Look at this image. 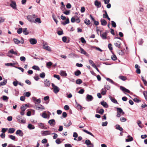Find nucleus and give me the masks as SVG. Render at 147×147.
<instances>
[{
    "label": "nucleus",
    "instance_id": "nucleus-48",
    "mask_svg": "<svg viewBox=\"0 0 147 147\" xmlns=\"http://www.w3.org/2000/svg\"><path fill=\"white\" fill-rule=\"evenodd\" d=\"M22 28H20L18 29L17 31V32L18 34H20L22 33Z\"/></svg>",
    "mask_w": 147,
    "mask_h": 147
},
{
    "label": "nucleus",
    "instance_id": "nucleus-1",
    "mask_svg": "<svg viewBox=\"0 0 147 147\" xmlns=\"http://www.w3.org/2000/svg\"><path fill=\"white\" fill-rule=\"evenodd\" d=\"M52 86L53 88V91L56 94L59 91V88L53 83H52Z\"/></svg>",
    "mask_w": 147,
    "mask_h": 147
},
{
    "label": "nucleus",
    "instance_id": "nucleus-25",
    "mask_svg": "<svg viewBox=\"0 0 147 147\" xmlns=\"http://www.w3.org/2000/svg\"><path fill=\"white\" fill-rule=\"evenodd\" d=\"M28 127L30 129H33L35 128V127L34 126L31 124H29L28 126Z\"/></svg>",
    "mask_w": 147,
    "mask_h": 147
},
{
    "label": "nucleus",
    "instance_id": "nucleus-16",
    "mask_svg": "<svg viewBox=\"0 0 147 147\" xmlns=\"http://www.w3.org/2000/svg\"><path fill=\"white\" fill-rule=\"evenodd\" d=\"M128 138H129L126 139H125V141L126 142H131L133 140V138L131 137L130 135H129L127 136Z\"/></svg>",
    "mask_w": 147,
    "mask_h": 147
},
{
    "label": "nucleus",
    "instance_id": "nucleus-24",
    "mask_svg": "<svg viewBox=\"0 0 147 147\" xmlns=\"http://www.w3.org/2000/svg\"><path fill=\"white\" fill-rule=\"evenodd\" d=\"M9 52L11 54H14L16 55H18L17 52L14 51L13 49H11L9 50Z\"/></svg>",
    "mask_w": 147,
    "mask_h": 147
},
{
    "label": "nucleus",
    "instance_id": "nucleus-15",
    "mask_svg": "<svg viewBox=\"0 0 147 147\" xmlns=\"http://www.w3.org/2000/svg\"><path fill=\"white\" fill-rule=\"evenodd\" d=\"M38 125L40 128L43 129H47V128L44 126L43 123H38Z\"/></svg>",
    "mask_w": 147,
    "mask_h": 147
},
{
    "label": "nucleus",
    "instance_id": "nucleus-28",
    "mask_svg": "<svg viewBox=\"0 0 147 147\" xmlns=\"http://www.w3.org/2000/svg\"><path fill=\"white\" fill-rule=\"evenodd\" d=\"M117 111H119L121 113L122 115H123L124 114V112L123 111L122 109L120 108H117Z\"/></svg>",
    "mask_w": 147,
    "mask_h": 147
},
{
    "label": "nucleus",
    "instance_id": "nucleus-26",
    "mask_svg": "<svg viewBox=\"0 0 147 147\" xmlns=\"http://www.w3.org/2000/svg\"><path fill=\"white\" fill-rule=\"evenodd\" d=\"M69 121V122H68V124L65 123H63L64 126H65L66 127H69V126H70L72 124V123L70 121Z\"/></svg>",
    "mask_w": 147,
    "mask_h": 147
},
{
    "label": "nucleus",
    "instance_id": "nucleus-53",
    "mask_svg": "<svg viewBox=\"0 0 147 147\" xmlns=\"http://www.w3.org/2000/svg\"><path fill=\"white\" fill-rule=\"evenodd\" d=\"M111 22L112 23L111 24L112 26L114 28L116 27V25L115 23L113 21H112Z\"/></svg>",
    "mask_w": 147,
    "mask_h": 147
},
{
    "label": "nucleus",
    "instance_id": "nucleus-37",
    "mask_svg": "<svg viewBox=\"0 0 147 147\" xmlns=\"http://www.w3.org/2000/svg\"><path fill=\"white\" fill-rule=\"evenodd\" d=\"M15 129L13 128H9V133H13L15 131Z\"/></svg>",
    "mask_w": 147,
    "mask_h": 147
},
{
    "label": "nucleus",
    "instance_id": "nucleus-46",
    "mask_svg": "<svg viewBox=\"0 0 147 147\" xmlns=\"http://www.w3.org/2000/svg\"><path fill=\"white\" fill-rule=\"evenodd\" d=\"M106 90L102 88V92L101 93L102 95H105L106 94Z\"/></svg>",
    "mask_w": 147,
    "mask_h": 147
},
{
    "label": "nucleus",
    "instance_id": "nucleus-32",
    "mask_svg": "<svg viewBox=\"0 0 147 147\" xmlns=\"http://www.w3.org/2000/svg\"><path fill=\"white\" fill-rule=\"evenodd\" d=\"M84 22L87 25H89L91 23L90 21L87 19H85Z\"/></svg>",
    "mask_w": 147,
    "mask_h": 147
},
{
    "label": "nucleus",
    "instance_id": "nucleus-20",
    "mask_svg": "<svg viewBox=\"0 0 147 147\" xmlns=\"http://www.w3.org/2000/svg\"><path fill=\"white\" fill-rule=\"evenodd\" d=\"M109 97L111 101L113 102L114 103H117V101L115 98H113L111 96H109Z\"/></svg>",
    "mask_w": 147,
    "mask_h": 147
},
{
    "label": "nucleus",
    "instance_id": "nucleus-59",
    "mask_svg": "<svg viewBox=\"0 0 147 147\" xmlns=\"http://www.w3.org/2000/svg\"><path fill=\"white\" fill-rule=\"evenodd\" d=\"M51 134H54V135L53 136V138L54 139H56L58 137V135L57 134H56L55 133H52Z\"/></svg>",
    "mask_w": 147,
    "mask_h": 147
},
{
    "label": "nucleus",
    "instance_id": "nucleus-3",
    "mask_svg": "<svg viewBox=\"0 0 147 147\" xmlns=\"http://www.w3.org/2000/svg\"><path fill=\"white\" fill-rule=\"evenodd\" d=\"M85 144L88 145L89 147H93L94 145L92 144L90 141L89 140H87L85 141Z\"/></svg>",
    "mask_w": 147,
    "mask_h": 147
},
{
    "label": "nucleus",
    "instance_id": "nucleus-38",
    "mask_svg": "<svg viewBox=\"0 0 147 147\" xmlns=\"http://www.w3.org/2000/svg\"><path fill=\"white\" fill-rule=\"evenodd\" d=\"M119 78L123 81H125L127 79V78L123 76H119Z\"/></svg>",
    "mask_w": 147,
    "mask_h": 147
},
{
    "label": "nucleus",
    "instance_id": "nucleus-12",
    "mask_svg": "<svg viewBox=\"0 0 147 147\" xmlns=\"http://www.w3.org/2000/svg\"><path fill=\"white\" fill-rule=\"evenodd\" d=\"M16 3L15 2L12 1L10 4V6L14 9H16Z\"/></svg>",
    "mask_w": 147,
    "mask_h": 147
},
{
    "label": "nucleus",
    "instance_id": "nucleus-21",
    "mask_svg": "<svg viewBox=\"0 0 147 147\" xmlns=\"http://www.w3.org/2000/svg\"><path fill=\"white\" fill-rule=\"evenodd\" d=\"M40 107H37V106H36V109L38 110H39V109H41L42 110L45 109V108L44 106H43L42 105H40Z\"/></svg>",
    "mask_w": 147,
    "mask_h": 147
},
{
    "label": "nucleus",
    "instance_id": "nucleus-64",
    "mask_svg": "<svg viewBox=\"0 0 147 147\" xmlns=\"http://www.w3.org/2000/svg\"><path fill=\"white\" fill-rule=\"evenodd\" d=\"M41 142L43 144L46 143L47 142V140L46 138H44L42 140Z\"/></svg>",
    "mask_w": 147,
    "mask_h": 147
},
{
    "label": "nucleus",
    "instance_id": "nucleus-9",
    "mask_svg": "<svg viewBox=\"0 0 147 147\" xmlns=\"http://www.w3.org/2000/svg\"><path fill=\"white\" fill-rule=\"evenodd\" d=\"M94 5L97 7H100L101 6V3L100 2L96 0L94 2Z\"/></svg>",
    "mask_w": 147,
    "mask_h": 147
},
{
    "label": "nucleus",
    "instance_id": "nucleus-49",
    "mask_svg": "<svg viewBox=\"0 0 147 147\" xmlns=\"http://www.w3.org/2000/svg\"><path fill=\"white\" fill-rule=\"evenodd\" d=\"M45 73L42 72L40 74V76L42 78H45Z\"/></svg>",
    "mask_w": 147,
    "mask_h": 147
},
{
    "label": "nucleus",
    "instance_id": "nucleus-23",
    "mask_svg": "<svg viewBox=\"0 0 147 147\" xmlns=\"http://www.w3.org/2000/svg\"><path fill=\"white\" fill-rule=\"evenodd\" d=\"M23 32L25 35H26L29 34V32L27 30L26 28H24L23 29Z\"/></svg>",
    "mask_w": 147,
    "mask_h": 147
},
{
    "label": "nucleus",
    "instance_id": "nucleus-17",
    "mask_svg": "<svg viewBox=\"0 0 147 147\" xmlns=\"http://www.w3.org/2000/svg\"><path fill=\"white\" fill-rule=\"evenodd\" d=\"M87 96L86 98V99L87 100L88 99L89 100V101H92L93 99V97L92 95L87 94Z\"/></svg>",
    "mask_w": 147,
    "mask_h": 147
},
{
    "label": "nucleus",
    "instance_id": "nucleus-31",
    "mask_svg": "<svg viewBox=\"0 0 147 147\" xmlns=\"http://www.w3.org/2000/svg\"><path fill=\"white\" fill-rule=\"evenodd\" d=\"M81 71L78 70H77L74 73V74L76 76H79L81 74Z\"/></svg>",
    "mask_w": 147,
    "mask_h": 147
},
{
    "label": "nucleus",
    "instance_id": "nucleus-5",
    "mask_svg": "<svg viewBox=\"0 0 147 147\" xmlns=\"http://www.w3.org/2000/svg\"><path fill=\"white\" fill-rule=\"evenodd\" d=\"M120 89L124 92H126L128 93H129L130 92L129 90L122 86H120Z\"/></svg>",
    "mask_w": 147,
    "mask_h": 147
},
{
    "label": "nucleus",
    "instance_id": "nucleus-56",
    "mask_svg": "<svg viewBox=\"0 0 147 147\" xmlns=\"http://www.w3.org/2000/svg\"><path fill=\"white\" fill-rule=\"evenodd\" d=\"M70 10H66V11L63 12V13L66 15H69L70 13Z\"/></svg>",
    "mask_w": 147,
    "mask_h": 147
},
{
    "label": "nucleus",
    "instance_id": "nucleus-43",
    "mask_svg": "<svg viewBox=\"0 0 147 147\" xmlns=\"http://www.w3.org/2000/svg\"><path fill=\"white\" fill-rule=\"evenodd\" d=\"M13 41L16 44H18L20 42V41L16 38H14L13 39Z\"/></svg>",
    "mask_w": 147,
    "mask_h": 147
},
{
    "label": "nucleus",
    "instance_id": "nucleus-34",
    "mask_svg": "<svg viewBox=\"0 0 147 147\" xmlns=\"http://www.w3.org/2000/svg\"><path fill=\"white\" fill-rule=\"evenodd\" d=\"M55 123V120L54 119H51L49 120L48 121V123L51 125L53 124L54 123Z\"/></svg>",
    "mask_w": 147,
    "mask_h": 147
},
{
    "label": "nucleus",
    "instance_id": "nucleus-57",
    "mask_svg": "<svg viewBox=\"0 0 147 147\" xmlns=\"http://www.w3.org/2000/svg\"><path fill=\"white\" fill-rule=\"evenodd\" d=\"M81 42L83 43H85L86 42V41L84 38L83 37L81 38Z\"/></svg>",
    "mask_w": 147,
    "mask_h": 147
},
{
    "label": "nucleus",
    "instance_id": "nucleus-8",
    "mask_svg": "<svg viewBox=\"0 0 147 147\" xmlns=\"http://www.w3.org/2000/svg\"><path fill=\"white\" fill-rule=\"evenodd\" d=\"M45 85L46 87H49L50 84V81L47 79L44 80Z\"/></svg>",
    "mask_w": 147,
    "mask_h": 147
},
{
    "label": "nucleus",
    "instance_id": "nucleus-18",
    "mask_svg": "<svg viewBox=\"0 0 147 147\" xmlns=\"http://www.w3.org/2000/svg\"><path fill=\"white\" fill-rule=\"evenodd\" d=\"M101 24L103 26H105L107 24V22L104 19H101L100 20Z\"/></svg>",
    "mask_w": 147,
    "mask_h": 147
},
{
    "label": "nucleus",
    "instance_id": "nucleus-62",
    "mask_svg": "<svg viewBox=\"0 0 147 147\" xmlns=\"http://www.w3.org/2000/svg\"><path fill=\"white\" fill-rule=\"evenodd\" d=\"M3 99L4 100H7L8 99V98L5 96H3Z\"/></svg>",
    "mask_w": 147,
    "mask_h": 147
},
{
    "label": "nucleus",
    "instance_id": "nucleus-40",
    "mask_svg": "<svg viewBox=\"0 0 147 147\" xmlns=\"http://www.w3.org/2000/svg\"><path fill=\"white\" fill-rule=\"evenodd\" d=\"M69 19L68 18H67L66 19V21L65 22H64L62 23V24L64 25H65L66 24L69 23Z\"/></svg>",
    "mask_w": 147,
    "mask_h": 147
},
{
    "label": "nucleus",
    "instance_id": "nucleus-10",
    "mask_svg": "<svg viewBox=\"0 0 147 147\" xmlns=\"http://www.w3.org/2000/svg\"><path fill=\"white\" fill-rule=\"evenodd\" d=\"M99 109V107H98L96 109V112L101 115L103 114L104 112V110L103 109H100L99 111H98V110Z\"/></svg>",
    "mask_w": 147,
    "mask_h": 147
},
{
    "label": "nucleus",
    "instance_id": "nucleus-52",
    "mask_svg": "<svg viewBox=\"0 0 147 147\" xmlns=\"http://www.w3.org/2000/svg\"><path fill=\"white\" fill-rule=\"evenodd\" d=\"M9 137L10 138L13 140H15L16 139V137L15 136L13 135H9Z\"/></svg>",
    "mask_w": 147,
    "mask_h": 147
},
{
    "label": "nucleus",
    "instance_id": "nucleus-27",
    "mask_svg": "<svg viewBox=\"0 0 147 147\" xmlns=\"http://www.w3.org/2000/svg\"><path fill=\"white\" fill-rule=\"evenodd\" d=\"M116 128L121 131H122L123 130V129L119 125L117 124L116 125Z\"/></svg>",
    "mask_w": 147,
    "mask_h": 147
},
{
    "label": "nucleus",
    "instance_id": "nucleus-41",
    "mask_svg": "<svg viewBox=\"0 0 147 147\" xmlns=\"http://www.w3.org/2000/svg\"><path fill=\"white\" fill-rule=\"evenodd\" d=\"M52 18L55 21V22H56V24H57L58 22V21L56 19L54 13H53L52 14Z\"/></svg>",
    "mask_w": 147,
    "mask_h": 147
},
{
    "label": "nucleus",
    "instance_id": "nucleus-45",
    "mask_svg": "<svg viewBox=\"0 0 147 147\" xmlns=\"http://www.w3.org/2000/svg\"><path fill=\"white\" fill-rule=\"evenodd\" d=\"M61 75L66 76H67V74L65 71H62L61 72Z\"/></svg>",
    "mask_w": 147,
    "mask_h": 147
},
{
    "label": "nucleus",
    "instance_id": "nucleus-35",
    "mask_svg": "<svg viewBox=\"0 0 147 147\" xmlns=\"http://www.w3.org/2000/svg\"><path fill=\"white\" fill-rule=\"evenodd\" d=\"M75 101L76 102V106L78 108V109H79L80 110H81L82 109V106L77 102L76 100H75Z\"/></svg>",
    "mask_w": 147,
    "mask_h": 147
},
{
    "label": "nucleus",
    "instance_id": "nucleus-4",
    "mask_svg": "<svg viewBox=\"0 0 147 147\" xmlns=\"http://www.w3.org/2000/svg\"><path fill=\"white\" fill-rule=\"evenodd\" d=\"M32 100H33L35 105L37 104L40 103L41 102L40 99L39 98L38 99H36L35 97H33L32 98Z\"/></svg>",
    "mask_w": 147,
    "mask_h": 147
},
{
    "label": "nucleus",
    "instance_id": "nucleus-54",
    "mask_svg": "<svg viewBox=\"0 0 147 147\" xmlns=\"http://www.w3.org/2000/svg\"><path fill=\"white\" fill-rule=\"evenodd\" d=\"M18 82L17 80L16 81H13V85L15 86H16L18 84Z\"/></svg>",
    "mask_w": 147,
    "mask_h": 147
},
{
    "label": "nucleus",
    "instance_id": "nucleus-55",
    "mask_svg": "<svg viewBox=\"0 0 147 147\" xmlns=\"http://www.w3.org/2000/svg\"><path fill=\"white\" fill-rule=\"evenodd\" d=\"M20 59L22 61H24L26 60V58L22 56L20 57Z\"/></svg>",
    "mask_w": 147,
    "mask_h": 147
},
{
    "label": "nucleus",
    "instance_id": "nucleus-51",
    "mask_svg": "<svg viewBox=\"0 0 147 147\" xmlns=\"http://www.w3.org/2000/svg\"><path fill=\"white\" fill-rule=\"evenodd\" d=\"M82 81L80 79H78L76 80V83L77 84H80L82 82Z\"/></svg>",
    "mask_w": 147,
    "mask_h": 147
},
{
    "label": "nucleus",
    "instance_id": "nucleus-30",
    "mask_svg": "<svg viewBox=\"0 0 147 147\" xmlns=\"http://www.w3.org/2000/svg\"><path fill=\"white\" fill-rule=\"evenodd\" d=\"M43 134L45 135H50L51 134V131H44Z\"/></svg>",
    "mask_w": 147,
    "mask_h": 147
},
{
    "label": "nucleus",
    "instance_id": "nucleus-22",
    "mask_svg": "<svg viewBox=\"0 0 147 147\" xmlns=\"http://www.w3.org/2000/svg\"><path fill=\"white\" fill-rule=\"evenodd\" d=\"M27 18L28 20L29 21L31 22H34V20L32 19V17L31 16V15H28L27 16Z\"/></svg>",
    "mask_w": 147,
    "mask_h": 147
},
{
    "label": "nucleus",
    "instance_id": "nucleus-61",
    "mask_svg": "<svg viewBox=\"0 0 147 147\" xmlns=\"http://www.w3.org/2000/svg\"><path fill=\"white\" fill-rule=\"evenodd\" d=\"M17 119L18 122L19 123H20L21 121V119H22L21 117L20 116H18L17 117Z\"/></svg>",
    "mask_w": 147,
    "mask_h": 147
},
{
    "label": "nucleus",
    "instance_id": "nucleus-42",
    "mask_svg": "<svg viewBox=\"0 0 147 147\" xmlns=\"http://www.w3.org/2000/svg\"><path fill=\"white\" fill-rule=\"evenodd\" d=\"M89 63L93 67H94V66H95L96 65H95V64L94 63V62L92 60H89Z\"/></svg>",
    "mask_w": 147,
    "mask_h": 147
},
{
    "label": "nucleus",
    "instance_id": "nucleus-29",
    "mask_svg": "<svg viewBox=\"0 0 147 147\" xmlns=\"http://www.w3.org/2000/svg\"><path fill=\"white\" fill-rule=\"evenodd\" d=\"M33 22L35 23H38L39 24H40L41 23V21L40 18H37L35 19L34 21V20Z\"/></svg>",
    "mask_w": 147,
    "mask_h": 147
},
{
    "label": "nucleus",
    "instance_id": "nucleus-2",
    "mask_svg": "<svg viewBox=\"0 0 147 147\" xmlns=\"http://www.w3.org/2000/svg\"><path fill=\"white\" fill-rule=\"evenodd\" d=\"M47 43H44L43 45V48L49 51H51V48L49 46H47Z\"/></svg>",
    "mask_w": 147,
    "mask_h": 147
},
{
    "label": "nucleus",
    "instance_id": "nucleus-11",
    "mask_svg": "<svg viewBox=\"0 0 147 147\" xmlns=\"http://www.w3.org/2000/svg\"><path fill=\"white\" fill-rule=\"evenodd\" d=\"M80 50L81 51V53L82 54H83L87 56H88V54L81 47H80Z\"/></svg>",
    "mask_w": 147,
    "mask_h": 147
},
{
    "label": "nucleus",
    "instance_id": "nucleus-7",
    "mask_svg": "<svg viewBox=\"0 0 147 147\" xmlns=\"http://www.w3.org/2000/svg\"><path fill=\"white\" fill-rule=\"evenodd\" d=\"M29 42L32 45L35 44L37 43V41L35 39L31 38L29 39Z\"/></svg>",
    "mask_w": 147,
    "mask_h": 147
},
{
    "label": "nucleus",
    "instance_id": "nucleus-19",
    "mask_svg": "<svg viewBox=\"0 0 147 147\" xmlns=\"http://www.w3.org/2000/svg\"><path fill=\"white\" fill-rule=\"evenodd\" d=\"M101 104L104 107L107 108L108 107V105L107 104L106 102L104 101H102L100 102Z\"/></svg>",
    "mask_w": 147,
    "mask_h": 147
},
{
    "label": "nucleus",
    "instance_id": "nucleus-63",
    "mask_svg": "<svg viewBox=\"0 0 147 147\" xmlns=\"http://www.w3.org/2000/svg\"><path fill=\"white\" fill-rule=\"evenodd\" d=\"M120 120L122 122H124L126 120V119L124 117H121L120 118Z\"/></svg>",
    "mask_w": 147,
    "mask_h": 147
},
{
    "label": "nucleus",
    "instance_id": "nucleus-33",
    "mask_svg": "<svg viewBox=\"0 0 147 147\" xmlns=\"http://www.w3.org/2000/svg\"><path fill=\"white\" fill-rule=\"evenodd\" d=\"M83 131L84 132L86 133L87 134H89V135H90L91 136H92L93 137H94V135L92 133H91L89 131H88L86 130L83 129Z\"/></svg>",
    "mask_w": 147,
    "mask_h": 147
},
{
    "label": "nucleus",
    "instance_id": "nucleus-60",
    "mask_svg": "<svg viewBox=\"0 0 147 147\" xmlns=\"http://www.w3.org/2000/svg\"><path fill=\"white\" fill-rule=\"evenodd\" d=\"M112 45L111 43H109L108 44V47L109 49V50L111 51L112 50H113V48L112 47Z\"/></svg>",
    "mask_w": 147,
    "mask_h": 147
},
{
    "label": "nucleus",
    "instance_id": "nucleus-58",
    "mask_svg": "<svg viewBox=\"0 0 147 147\" xmlns=\"http://www.w3.org/2000/svg\"><path fill=\"white\" fill-rule=\"evenodd\" d=\"M21 109L22 111H24L26 109V108H25V107L24 106V105H22V106L21 107Z\"/></svg>",
    "mask_w": 147,
    "mask_h": 147
},
{
    "label": "nucleus",
    "instance_id": "nucleus-47",
    "mask_svg": "<svg viewBox=\"0 0 147 147\" xmlns=\"http://www.w3.org/2000/svg\"><path fill=\"white\" fill-rule=\"evenodd\" d=\"M7 83V80H4L3 82H2L0 83V86H3L5 85Z\"/></svg>",
    "mask_w": 147,
    "mask_h": 147
},
{
    "label": "nucleus",
    "instance_id": "nucleus-50",
    "mask_svg": "<svg viewBox=\"0 0 147 147\" xmlns=\"http://www.w3.org/2000/svg\"><path fill=\"white\" fill-rule=\"evenodd\" d=\"M112 59L113 61H115L117 60V58L116 56L115 55H113L111 56Z\"/></svg>",
    "mask_w": 147,
    "mask_h": 147
},
{
    "label": "nucleus",
    "instance_id": "nucleus-39",
    "mask_svg": "<svg viewBox=\"0 0 147 147\" xmlns=\"http://www.w3.org/2000/svg\"><path fill=\"white\" fill-rule=\"evenodd\" d=\"M33 69L37 70L39 71L40 70L39 67L37 66L34 65L32 67Z\"/></svg>",
    "mask_w": 147,
    "mask_h": 147
},
{
    "label": "nucleus",
    "instance_id": "nucleus-36",
    "mask_svg": "<svg viewBox=\"0 0 147 147\" xmlns=\"http://www.w3.org/2000/svg\"><path fill=\"white\" fill-rule=\"evenodd\" d=\"M104 12L105 13L103 14V18H107V17L108 16L107 12L106 10H104Z\"/></svg>",
    "mask_w": 147,
    "mask_h": 147
},
{
    "label": "nucleus",
    "instance_id": "nucleus-14",
    "mask_svg": "<svg viewBox=\"0 0 147 147\" xmlns=\"http://www.w3.org/2000/svg\"><path fill=\"white\" fill-rule=\"evenodd\" d=\"M121 45V42L119 41H117V42L114 43L115 45L119 48H120Z\"/></svg>",
    "mask_w": 147,
    "mask_h": 147
},
{
    "label": "nucleus",
    "instance_id": "nucleus-6",
    "mask_svg": "<svg viewBox=\"0 0 147 147\" xmlns=\"http://www.w3.org/2000/svg\"><path fill=\"white\" fill-rule=\"evenodd\" d=\"M107 34L106 32H103L102 34H100V36L103 39H107Z\"/></svg>",
    "mask_w": 147,
    "mask_h": 147
},
{
    "label": "nucleus",
    "instance_id": "nucleus-44",
    "mask_svg": "<svg viewBox=\"0 0 147 147\" xmlns=\"http://www.w3.org/2000/svg\"><path fill=\"white\" fill-rule=\"evenodd\" d=\"M143 94L146 100L147 101V91H144L143 92Z\"/></svg>",
    "mask_w": 147,
    "mask_h": 147
},
{
    "label": "nucleus",
    "instance_id": "nucleus-13",
    "mask_svg": "<svg viewBox=\"0 0 147 147\" xmlns=\"http://www.w3.org/2000/svg\"><path fill=\"white\" fill-rule=\"evenodd\" d=\"M16 134L17 135H19V136H23V133L22 132V131L20 130H17L16 131Z\"/></svg>",
    "mask_w": 147,
    "mask_h": 147
}]
</instances>
